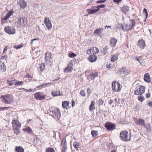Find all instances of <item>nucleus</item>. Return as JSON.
Listing matches in <instances>:
<instances>
[{"label": "nucleus", "mask_w": 152, "mask_h": 152, "mask_svg": "<svg viewBox=\"0 0 152 152\" xmlns=\"http://www.w3.org/2000/svg\"><path fill=\"white\" fill-rule=\"evenodd\" d=\"M136 22L134 19L129 20V23L126 24L125 22L122 24L121 23L118 24V27H121L124 31H127L131 30L135 26Z\"/></svg>", "instance_id": "obj_1"}, {"label": "nucleus", "mask_w": 152, "mask_h": 152, "mask_svg": "<svg viewBox=\"0 0 152 152\" xmlns=\"http://www.w3.org/2000/svg\"><path fill=\"white\" fill-rule=\"evenodd\" d=\"M0 99L1 101L5 104H11L14 101L13 96L9 94L1 95Z\"/></svg>", "instance_id": "obj_2"}, {"label": "nucleus", "mask_w": 152, "mask_h": 152, "mask_svg": "<svg viewBox=\"0 0 152 152\" xmlns=\"http://www.w3.org/2000/svg\"><path fill=\"white\" fill-rule=\"evenodd\" d=\"M105 7V5L104 4L92 6L91 8L87 10V12L88 13L87 15L90 14H94L99 11L100 8H104Z\"/></svg>", "instance_id": "obj_3"}, {"label": "nucleus", "mask_w": 152, "mask_h": 152, "mask_svg": "<svg viewBox=\"0 0 152 152\" xmlns=\"http://www.w3.org/2000/svg\"><path fill=\"white\" fill-rule=\"evenodd\" d=\"M119 137L122 140L127 142L131 140V134L128 131H122L120 133Z\"/></svg>", "instance_id": "obj_4"}, {"label": "nucleus", "mask_w": 152, "mask_h": 152, "mask_svg": "<svg viewBox=\"0 0 152 152\" xmlns=\"http://www.w3.org/2000/svg\"><path fill=\"white\" fill-rule=\"evenodd\" d=\"M133 119L134 122L136 125L141 126H142L146 129L147 131H149V129H150V128L149 126H146L145 121L144 119L140 118H137L135 117H133Z\"/></svg>", "instance_id": "obj_5"}, {"label": "nucleus", "mask_w": 152, "mask_h": 152, "mask_svg": "<svg viewBox=\"0 0 152 152\" xmlns=\"http://www.w3.org/2000/svg\"><path fill=\"white\" fill-rule=\"evenodd\" d=\"M28 20L26 17H20L17 19L16 23L17 25L20 27H24L26 26L27 24Z\"/></svg>", "instance_id": "obj_6"}, {"label": "nucleus", "mask_w": 152, "mask_h": 152, "mask_svg": "<svg viewBox=\"0 0 152 152\" xmlns=\"http://www.w3.org/2000/svg\"><path fill=\"white\" fill-rule=\"evenodd\" d=\"M45 62L46 64L51 66L53 64V61L52 59V54L51 53L49 52H47L45 53Z\"/></svg>", "instance_id": "obj_7"}, {"label": "nucleus", "mask_w": 152, "mask_h": 152, "mask_svg": "<svg viewBox=\"0 0 152 152\" xmlns=\"http://www.w3.org/2000/svg\"><path fill=\"white\" fill-rule=\"evenodd\" d=\"M87 53L89 55L88 59L90 61L92 62L96 60L97 56L94 54V52H92L91 49H88L87 51Z\"/></svg>", "instance_id": "obj_8"}, {"label": "nucleus", "mask_w": 152, "mask_h": 152, "mask_svg": "<svg viewBox=\"0 0 152 152\" xmlns=\"http://www.w3.org/2000/svg\"><path fill=\"white\" fill-rule=\"evenodd\" d=\"M50 113L52 116L58 119L61 117V114L60 110L57 107L53 109L50 112Z\"/></svg>", "instance_id": "obj_9"}, {"label": "nucleus", "mask_w": 152, "mask_h": 152, "mask_svg": "<svg viewBox=\"0 0 152 152\" xmlns=\"http://www.w3.org/2000/svg\"><path fill=\"white\" fill-rule=\"evenodd\" d=\"M112 89L115 92H120L121 89L120 84L116 81H113L112 84Z\"/></svg>", "instance_id": "obj_10"}, {"label": "nucleus", "mask_w": 152, "mask_h": 152, "mask_svg": "<svg viewBox=\"0 0 152 152\" xmlns=\"http://www.w3.org/2000/svg\"><path fill=\"white\" fill-rule=\"evenodd\" d=\"M5 32L9 34H14L15 33V29L14 27L7 26L4 29Z\"/></svg>", "instance_id": "obj_11"}, {"label": "nucleus", "mask_w": 152, "mask_h": 152, "mask_svg": "<svg viewBox=\"0 0 152 152\" xmlns=\"http://www.w3.org/2000/svg\"><path fill=\"white\" fill-rule=\"evenodd\" d=\"M145 90V88L143 86H140L134 92V94L136 95H142L144 92Z\"/></svg>", "instance_id": "obj_12"}, {"label": "nucleus", "mask_w": 152, "mask_h": 152, "mask_svg": "<svg viewBox=\"0 0 152 152\" xmlns=\"http://www.w3.org/2000/svg\"><path fill=\"white\" fill-rule=\"evenodd\" d=\"M34 98L37 100H42L45 99L46 97V95L43 94L41 92H38L34 94Z\"/></svg>", "instance_id": "obj_13"}, {"label": "nucleus", "mask_w": 152, "mask_h": 152, "mask_svg": "<svg viewBox=\"0 0 152 152\" xmlns=\"http://www.w3.org/2000/svg\"><path fill=\"white\" fill-rule=\"evenodd\" d=\"M12 128H20L21 124L19 121L18 118L13 119L12 121Z\"/></svg>", "instance_id": "obj_14"}, {"label": "nucleus", "mask_w": 152, "mask_h": 152, "mask_svg": "<svg viewBox=\"0 0 152 152\" xmlns=\"http://www.w3.org/2000/svg\"><path fill=\"white\" fill-rule=\"evenodd\" d=\"M104 127L108 130L113 131L115 129V125L114 124L109 122L105 123Z\"/></svg>", "instance_id": "obj_15"}, {"label": "nucleus", "mask_w": 152, "mask_h": 152, "mask_svg": "<svg viewBox=\"0 0 152 152\" xmlns=\"http://www.w3.org/2000/svg\"><path fill=\"white\" fill-rule=\"evenodd\" d=\"M98 72L96 70H93L88 75V78L89 80H94L96 77H98Z\"/></svg>", "instance_id": "obj_16"}, {"label": "nucleus", "mask_w": 152, "mask_h": 152, "mask_svg": "<svg viewBox=\"0 0 152 152\" xmlns=\"http://www.w3.org/2000/svg\"><path fill=\"white\" fill-rule=\"evenodd\" d=\"M44 22L47 28L48 29H51L52 27V26L48 18L45 17L44 18Z\"/></svg>", "instance_id": "obj_17"}, {"label": "nucleus", "mask_w": 152, "mask_h": 152, "mask_svg": "<svg viewBox=\"0 0 152 152\" xmlns=\"http://www.w3.org/2000/svg\"><path fill=\"white\" fill-rule=\"evenodd\" d=\"M135 59L137 60L140 63V65L142 66H145V59L143 58L142 56H137L135 58Z\"/></svg>", "instance_id": "obj_18"}, {"label": "nucleus", "mask_w": 152, "mask_h": 152, "mask_svg": "<svg viewBox=\"0 0 152 152\" xmlns=\"http://www.w3.org/2000/svg\"><path fill=\"white\" fill-rule=\"evenodd\" d=\"M51 95L54 97H56L58 96H61L63 95L62 92H61L59 90H53L51 93Z\"/></svg>", "instance_id": "obj_19"}, {"label": "nucleus", "mask_w": 152, "mask_h": 152, "mask_svg": "<svg viewBox=\"0 0 152 152\" xmlns=\"http://www.w3.org/2000/svg\"><path fill=\"white\" fill-rule=\"evenodd\" d=\"M137 45L141 49H143L145 46V42L142 39L139 40Z\"/></svg>", "instance_id": "obj_20"}, {"label": "nucleus", "mask_w": 152, "mask_h": 152, "mask_svg": "<svg viewBox=\"0 0 152 152\" xmlns=\"http://www.w3.org/2000/svg\"><path fill=\"white\" fill-rule=\"evenodd\" d=\"M18 3L21 9H24L27 6V3L24 0H19Z\"/></svg>", "instance_id": "obj_21"}, {"label": "nucleus", "mask_w": 152, "mask_h": 152, "mask_svg": "<svg viewBox=\"0 0 152 152\" xmlns=\"http://www.w3.org/2000/svg\"><path fill=\"white\" fill-rule=\"evenodd\" d=\"M73 64L72 62H70L67 67L64 69V72L67 73L71 72L72 70Z\"/></svg>", "instance_id": "obj_22"}, {"label": "nucleus", "mask_w": 152, "mask_h": 152, "mask_svg": "<svg viewBox=\"0 0 152 152\" xmlns=\"http://www.w3.org/2000/svg\"><path fill=\"white\" fill-rule=\"evenodd\" d=\"M143 79L144 81L145 82L148 83L151 82V78L149 74L148 73H146L144 75Z\"/></svg>", "instance_id": "obj_23"}, {"label": "nucleus", "mask_w": 152, "mask_h": 152, "mask_svg": "<svg viewBox=\"0 0 152 152\" xmlns=\"http://www.w3.org/2000/svg\"><path fill=\"white\" fill-rule=\"evenodd\" d=\"M61 149H67V142L66 140V138H63L61 142Z\"/></svg>", "instance_id": "obj_24"}, {"label": "nucleus", "mask_w": 152, "mask_h": 152, "mask_svg": "<svg viewBox=\"0 0 152 152\" xmlns=\"http://www.w3.org/2000/svg\"><path fill=\"white\" fill-rule=\"evenodd\" d=\"M117 42V39H115L114 37L111 38L110 40V44L111 46L112 47H115Z\"/></svg>", "instance_id": "obj_25"}, {"label": "nucleus", "mask_w": 152, "mask_h": 152, "mask_svg": "<svg viewBox=\"0 0 152 152\" xmlns=\"http://www.w3.org/2000/svg\"><path fill=\"white\" fill-rule=\"evenodd\" d=\"M103 30V29L102 28H97L94 30V34L96 35H100L102 34V32Z\"/></svg>", "instance_id": "obj_26"}, {"label": "nucleus", "mask_w": 152, "mask_h": 152, "mask_svg": "<svg viewBox=\"0 0 152 152\" xmlns=\"http://www.w3.org/2000/svg\"><path fill=\"white\" fill-rule=\"evenodd\" d=\"M13 11H10L8 12L6 14V16L2 20H7L13 13Z\"/></svg>", "instance_id": "obj_27"}, {"label": "nucleus", "mask_w": 152, "mask_h": 152, "mask_svg": "<svg viewBox=\"0 0 152 152\" xmlns=\"http://www.w3.org/2000/svg\"><path fill=\"white\" fill-rule=\"evenodd\" d=\"M69 101H64L62 102V107L65 109H67L68 108H69Z\"/></svg>", "instance_id": "obj_28"}, {"label": "nucleus", "mask_w": 152, "mask_h": 152, "mask_svg": "<svg viewBox=\"0 0 152 152\" xmlns=\"http://www.w3.org/2000/svg\"><path fill=\"white\" fill-rule=\"evenodd\" d=\"M95 102L94 101H92L91 104L89 106V110L91 111H92L95 109Z\"/></svg>", "instance_id": "obj_29"}, {"label": "nucleus", "mask_w": 152, "mask_h": 152, "mask_svg": "<svg viewBox=\"0 0 152 152\" xmlns=\"http://www.w3.org/2000/svg\"><path fill=\"white\" fill-rule=\"evenodd\" d=\"M118 54H115L112 55L111 57V61L112 62H115L117 61L118 59Z\"/></svg>", "instance_id": "obj_30"}, {"label": "nucleus", "mask_w": 152, "mask_h": 152, "mask_svg": "<svg viewBox=\"0 0 152 152\" xmlns=\"http://www.w3.org/2000/svg\"><path fill=\"white\" fill-rule=\"evenodd\" d=\"M16 80L15 79L12 80H7V83L9 86H12L13 85H15Z\"/></svg>", "instance_id": "obj_31"}, {"label": "nucleus", "mask_w": 152, "mask_h": 152, "mask_svg": "<svg viewBox=\"0 0 152 152\" xmlns=\"http://www.w3.org/2000/svg\"><path fill=\"white\" fill-rule=\"evenodd\" d=\"M6 69V67L5 64L2 61H0V70L4 72Z\"/></svg>", "instance_id": "obj_32"}, {"label": "nucleus", "mask_w": 152, "mask_h": 152, "mask_svg": "<svg viewBox=\"0 0 152 152\" xmlns=\"http://www.w3.org/2000/svg\"><path fill=\"white\" fill-rule=\"evenodd\" d=\"M121 11L124 13L126 14L129 10V7L127 6H123L121 8Z\"/></svg>", "instance_id": "obj_33"}, {"label": "nucleus", "mask_w": 152, "mask_h": 152, "mask_svg": "<svg viewBox=\"0 0 152 152\" xmlns=\"http://www.w3.org/2000/svg\"><path fill=\"white\" fill-rule=\"evenodd\" d=\"M20 128H12L14 133L17 135L20 134L21 133V132L19 130Z\"/></svg>", "instance_id": "obj_34"}, {"label": "nucleus", "mask_w": 152, "mask_h": 152, "mask_svg": "<svg viewBox=\"0 0 152 152\" xmlns=\"http://www.w3.org/2000/svg\"><path fill=\"white\" fill-rule=\"evenodd\" d=\"M39 69L41 72H43V70L45 69V65L44 63H43L39 64Z\"/></svg>", "instance_id": "obj_35"}, {"label": "nucleus", "mask_w": 152, "mask_h": 152, "mask_svg": "<svg viewBox=\"0 0 152 152\" xmlns=\"http://www.w3.org/2000/svg\"><path fill=\"white\" fill-rule=\"evenodd\" d=\"M15 151L16 152H24V149L21 146H16Z\"/></svg>", "instance_id": "obj_36"}, {"label": "nucleus", "mask_w": 152, "mask_h": 152, "mask_svg": "<svg viewBox=\"0 0 152 152\" xmlns=\"http://www.w3.org/2000/svg\"><path fill=\"white\" fill-rule=\"evenodd\" d=\"M80 144L79 142L77 141H75L74 142L73 145L74 148L76 150L78 151L79 150L78 148L80 145Z\"/></svg>", "instance_id": "obj_37"}, {"label": "nucleus", "mask_w": 152, "mask_h": 152, "mask_svg": "<svg viewBox=\"0 0 152 152\" xmlns=\"http://www.w3.org/2000/svg\"><path fill=\"white\" fill-rule=\"evenodd\" d=\"M121 73H123L125 75H127L129 73L128 70H127V69L125 68H122L121 69Z\"/></svg>", "instance_id": "obj_38"}, {"label": "nucleus", "mask_w": 152, "mask_h": 152, "mask_svg": "<svg viewBox=\"0 0 152 152\" xmlns=\"http://www.w3.org/2000/svg\"><path fill=\"white\" fill-rule=\"evenodd\" d=\"M23 130L28 133H30L32 132V130L30 127L27 126L26 128L23 129Z\"/></svg>", "instance_id": "obj_39"}, {"label": "nucleus", "mask_w": 152, "mask_h": 152, "mask_svg": "<svg viewBox=\"0 0 152 152\" xmlns=\"http://www.w3.org/2000/svg\"><path fill=\"white\" fill-rule=\"evenodd\" d=\"M108 49L109 47L107 46L103 48L102 49V53H104V55H106V54L108 52Z\"/></svg>", "instance_id": "obj_40"}, {"label": "nucleus", "mask_w": 152, "mask_h": 152, "mask_svg": "<svg viewBox=\"0 0 152 152\" xmlns=\"http://www.w3.org/2000/svg\"><path fill=\"white\" fill-rule=\"evenodd\" d=\"M91 134L93 137H96L98 135L97 131L93 130L91 132Z\"/></svg>", "instance_id": "obj_41"}, {"label": "nucleus", "mask_w": 152, "mask_h": 152, "mask_svg": "<svg viewBox=\"0 0 152 152\" xmlns=\"http://www.w3.org/2000/svg\"><path fill=\"white\" fill-rule=\"evenodd\" d=\"M23 46V43H22L21 44L17 45H15L13 47L14 48H15L17 50L18 49H19L21 48H22Z\"/></svg>", "instance_id": "obj_42"}, {"label": "nucleus", "mask_w": 152, "mask_h": 152, "mask_svg": "<svg viewBox=\"0 0 152 152\" xmlns=\"http://www.w3.org/2000/svg\"><path fill=\"white\" fill-rule=\"evenodd\" d=\"M45 152H55V151L53 148H46Z\"/></svg>", "instance_id": "obj_43"}, {"label": "nucleus", "mask_w": 152, "mask_h": 152, "mask_svg": "<svg viewBox=\"0 0 152 152\" xmlns=\"http://www.w3.org/2000/svg\"><path fill=\"white\" fill-rule=\"evenodd\" d=\"M23 84V82L22 81H17L16 80V83L15 84V86H18L22 85Z\"/></svg>", "instance_id": "obj_44"}, {"label": "nucleus", "mask_w": 152, "mask_h": 152, "mask_svg": "<svg viewBox=\"0 0 152 152\" xmlns=\"http://www.w3.org/2000/svg\"><path fill=\"white\" fill-rule=\"evenodd\" d=\"M138 99L141 102H142L145 99L143 96H139L138 97Z\"/></svg>", "instance_id": "obj_45"}, {"label": "nucleus", "mask_w": 152, "mask_h": 152, "mask_svg": "<svg viewBox=\"0 0 152 152\" xmlns=\"http://www.w3.org/2000/svg\"><path fill=\"white\" fill-rule=\"evenodd\" d=\"M94 51V54L98 53L99 52V50L98 48L96 47H94L93 48V51Z\"/></svg>", "instance_id": "obj_46"}, {"label": "nucleus", "mask_w": 152, "mask_h": 152, "mask_svg": "<svg viewBox=\"0 0 152 152\" xmlns=\"http://www.w3.org/2000/svg\"><path fill=\"white\" fill-rule=\"evenodd\" d=\"M76 54H75V53L72 52H71L69 53L68 56L70 58H73V57H76Z\"/></svg>", "instance_id": "obj_47"}, {"label": "nucleus", "mask_w": 152, "mask_h": 152, "mask_svg": "<svg viewBox=\"0 0 152 152\" xmlns=\"http://www.w3.org/2000/svg\"><path fill=\"white\" fill-rule=\"evenodd\" d=\"M80 94L81 95V96L83 97H85L86 96V93L85 91L83 90H81L80 92Z\"/></svg>", "instance_id": "obj_48"}, {"label": "nucleus", "mask_w": 152, "mask_h": 152, "mask_svg": "<svg viewBox=\"0 0 152 152\" xmlns=\"http://www.w3.org/2000/svg\"><path fill=\"white\" fill-rule=\"evenodd\" d=\"M19 90H23V91H24L26 92H31L32 91V90L31 89H29V90H28L27 89H25V88H19Z\"/></svg>", "instance_id": "obj_49"}, {"label": "nucleus", "mask_w": 152, "mask_h": 152, "mask_svg": "<svg viewBox=\"0 0 152 152\" xmlns=\"http://www.w3.org/2000/svg\"><path fill=\"white\" fill-rule=\"evenodd\" d=\"M143 12V13H145L146 19L148 16V12L147 11V10L145 8H144Z\"/></svg>", "instance_id": "obj_50"}, {"label": "nucleus", "mask_w": 152, "mask_h": 152, "mask_svg": "<svg viewBox=\"0 0 152 152\" xmlns=\"http://www.w3.org/2000/svg\"><path fill=\"white\" fill-rule=\"evenodd\" d=\"M11 107H0V110H6L8 109L11 108Z\"/></svg>", "instance_id": "obj_51"}, {"label": "nucleus", "mask_w": 152, "mask_h": 152, "mask_svg": "<svg viewBox=\"0 0 152 152\" xmlns=\"http://www.w3.org/2000/svg\"><path fill=\"white\" fill-rule=\"evenodd\" d=\"M98 102L99 105H102L104 103V100L102 99H100L99 100Z\"/></svg>", "instance_id": "obj_52"}, {"label": "nucleus", "mask_w": 152, "mask_h": 152, "mask_svg": "<svg viewBox=\"0 0 152 152\" xmlns=\"http://www.w3.org/2000/svg\"><path fill=\"white\" fill-rule=\"evenodd\" d=\"M106 1V0L98 1H96V4L102 3L105 2Z\"/></svg>", "instance_id": "obj_53"}, {"label": "nucleus", "mask_w": 152, "mask_h": 152, "mask_svg": "<svg viewBox=\"0 0 152 152\" xmlns=\"http://www.w3.org/2000/svg\"><path fill=\"white\" fill-rule=\"evenodd\" d=\"M149 90H148V93H146L145 94L146 97L147 98H148L150 97L151 93L149 92Z\"/></svg>", "instance_id": "obj_54"}, {"label": "nucleus", "mask_w": 152, "mask_h": 152, "mask_svg": "<svg viewBox=\"0 0 152 152\" xmlns=\"http://www.w3.org/2000/svg\"><path fill=\"white\" fill-rule=\"evenodd\" d=\"M113 1L114 3L119 4L121 2L122 0H113Z\"/></svg>", "instance_id": "obj_55"}, {"label": "nucleus", "mask_w": 152, "mask_h": 152, "mask_svg": "<svg viewBox=\"0 0 152 152\" xmlns=\"http://www.w3.org/2000/svg\"><path fill=\"white\" fill-rule=\"evenodd\" d=\"M26 77L31 78H32L31 76L28 73H27L25 76Z\"/></svg>", "instance_id": "obj_56"}, {"label": "nucleus", "mask_w": 152, "mask_h": 152, "mask_svg": "<svg viewBox=\"0 0 152 152\" xmlns=\"http://www.w3.org/2000/svg\"><path fill=\"white\" fill-rule=\"evenodd\" d=\"M91 89L89 88H88L87 89V92L88 94H89L91 93Z\"/></svg>", "instance_id": "obj_57"}, {"label": "nucleus", "mask_w": 152, "mask_h": 152, "mask_svg": "<svg viewBox=\"0 0 152 152\" xmlns=\"http://www.w3.org/2000/svg\"><path fill=\"white\" fill-rule=\"evenodd\" d=\"M8 46H5V48H4L3 53H4L5 51H6L8 49Z\"/></svg>", "instance_id": "obj_58"}, {"label": "nucleus", "mask_w": 152, "mask_h": 152, "mask_svg": "<svg viewBox=\"0 0 152 152\" xmlns=\"http://www.w3.org/2000/svg\"><path fill=\"white\" fill-rule=\"evenodd\" d=\"M72 107H73L75 105V101L73 100H72Z\"/></svg>", "instance_id": "obj_59"}, {"label": "nucleus", "mask_w": 152, "mask_h": 152, "mask_svg": "<svg viewBox=\"0 0 152 152\" xmlns=\"http://www.w3.org/2000/svg\"><path fill=\"white\" fill-rule=\"evenodd\" d=\"M39 140L38 138L37 137H35L34 138V142H38Z\"/></svg>", "instance_id": "obj_60"}, {"label": "nucleus", "mask_w": 152, "mask_h": 152, "mask_svg": "<svg viewBox=\"0 0 152 152\" xmlns=\"http://www.w3.org/2000/svg\"><path fill=\"white\" fill-rule=\"evenodd\" d=\"M112 64H109L107 65L106 66V67L108 68H110L111 67Z\"/></svg>", "instance_id": "obj_61"}, {"label": "nucleus", "mask_w": 152, "mask_h": 152, "mask_svg": "<svg viewBox=\"0 0 152 152\" xmlns=\"http://www.w3.org/2000/svg\"><path fill=\"white\" fill-rule=\"evenodd\" d=\"M148 105L149 107H151L152 106V102H149L148 103Z\"/></svg>", "instance_id": "obj_62"}, {"label": "nucleus", "mask_w": 152, "mask_h": 152, "mask_svg": "<svg viewBox=\"0 0 152 152\" xmlns=\"http://www.w3.org/2000/svg\"><path fill=\"white\" fill-rule=\"evenodd\" d=\"M113 101L111 99H110L109 102V104L110 105L111 104L113 103Z\"/></svg>", "instance_id": "obj_63"}, {"label": "nucleus", "mask_w": 152, "mask_h": 152, "mask_svg": "<svg viewBox=\"0 0 152 152\" xmlns=\"http://www.w3.org/2000/svg\"><path fill=\"white\" fill-rule=\"evenodd\" d=\"M67 149H61V152H66V151Z\"/></svg>", "instance_id": "obj_64"}]
</instances>
